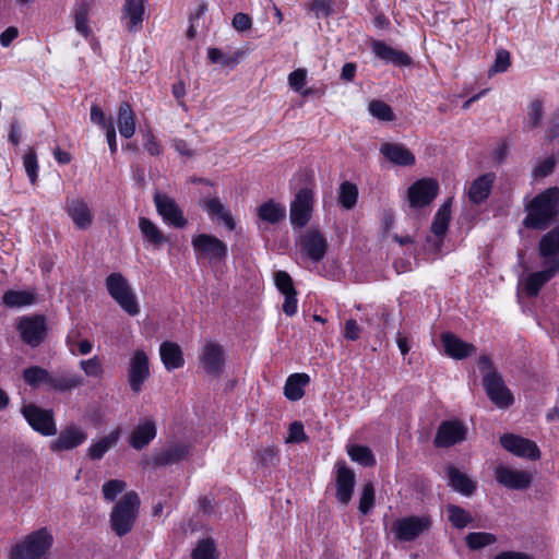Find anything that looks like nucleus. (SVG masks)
I'll return each mask as SVG.
<instances>
[{
    "label": "nucleus",
    "mask_w": 559,
    "mask_h": 559,
    "mask_svg": "<svg viewBox=\"0 0 559 559\" xmlns=\"http://www.w3.org/2000/svg\"><path fill=\"white\" fill-rule=\"evenodd\" d=\"M544 117V104L540 99H533L527 106V122L525 128L534 130L540 127Z\"/></svg>",
    "instance_id": "49530a36"
},
{
    "label": "nucleus",
    "mask_w": 559,
    "mask_h": 559,
    "mask_svg": "<svg viewBox=\"0 0 559 559\" xmlns=\"http://www.w3.org/2000/svg\"><path fill=\"white\" fill-rule=\"evenodd\" d=\"M380 152L389 162L397 166L407 167L416 163L415 155L401 143H383Z\"/></svg>",
    "instance_id": "c85d7f7f"
},
{
    "label": "nucleus",
    "mask_w": 559,
    "mask_h": 559,
    "mask_svg": "<svg viewBox=\"0 0 559 559\" xmlns=\"http://www.w3.org/2000/svg\"><path fill=\"white\" fill-rule=\"evenodd\" d=\"M156 432L154 420L145 419L133 428L128 442L134 450L141 451L155 439Z\"/></svg>",
    "instance_id": "c756f323"
},
{
    "label": "nucleus",
    "mask_w": 559,
    "mask_h": 559,
    "mask_svg": "<svg viewBox=\"0 0 559 559\" xmlns=\"http://www.w3.org/2000/svg\"><path fill=\"white\" fill-rule=\"evenodd\" d=\"M310 383V376L305 372L293 373L287 377L284 385V395L289 401H299L305 396V389Z\"/></svg>",
    "instance_id": "72a5a7b5"
},
{
    "label": "nucleus",
    "mask_w": 559,
    "mask_h": 559,
    "mask_svg": "<svg viewBox=\"0 0 559 559\" xmlns=\"http://www.w3.org/2000/svg\"><path fill=\"white\" fill-rule=\"evenodd\" d=\"M356 474L347 466L345 461L335 464V499L343 506H347L354 495Z\"/></svg>",
    "instance_id": "a211bd4d"
},
{
    "label": "nucleus",
    "mask_w": 559,
    "mask_h": 559,
    "mask_svg": "<svg viewBox=\"0 0 559 559\" xmlns=\"http://www.w3.org/2000/svg\"><path fill=\"white\" fill-rule=\"evenodd\" d=\"M64 210L78 229L86 230L93 225L94 214L83 198L67 199Z\"/></svg>",
    "instance_id": "5701e85b"
},
{
    "label": "nucleus",
    "mask_w": 559,
    "mask_h": 559,
    "mask_svg": "<svg viewBox=\"0 0 559 559\" xmlns=\"http://www.w3.org/2000/svg\"><path fill=\"white\" fill-rule=\"evenodd\" d=\"M451 199L447 200L439 207L431 223V231L436 237H438L439 242L443 241V238L449 229L451 221Z\"/></svg>",
    "instance_id": "58836bf2"
},
{
    "label": "nucleus",
    "mask_w": 559,
    "mask_h": 559,
    "mask_svg": "<svg viewBox=\"0 0 559 559\" xmlns=\"http://www.w3.org/2000/svg\"><path fill=\"white\" fill-rule=\"evenodd\" d=\"M307 83V70L298 68L288 74V84L297 93H301Z\"/></svg>",
    "instance_id": "6e6d98bb"
},
{
    "label": "nucleus",
    "mask_w": 559,
    "mask_h": 559,
    "mask_svg": "<svg viewBox=\"0 0 559 559\" xmlns=\"http://www.w3.org/2000/svg\"><path fill=\"white\" fill-rule=\"evenodd\" d=\"M496 480L511 490H526L533 481V475L528 471L513 469L499 465L495 469Z\"/></svg>",
    "instance_id": "412c9836"
},
{
    "label": "nucleus",
    "mask_w": 559,
    "mask_h": 559,
    "mask_svg": "<svg viewBox=\"0 0 559 559\" xmlns=\"http://www.w3.org/2000/svg\"><path fill=\"white\" fill-rule=\"evenodd\" d=\"M496 180L495 173H486L474 179L469 186L467 195L472 203L481 204L485 202L492 190Z\"/></svg>",
    "instance_id": "cd10ccee"
},
{
    "label": "nucleus",
    "mask_w": 559,
    "mask_h": 559,
    "mask_svg": "<svg viewBox=\"0 0 559 559\" xmlns=\"http://www.w3.org/2000/svg\"><path fill=\"white\" fill-rule=\"evenodd\" d=\"M376 504V490L371 481H367L362 486V490L359 498L358 510L362 515H367L373 509Z\"/></svg>",
    "instance_id": "de8ad7c7"
},
{
    "label": "nucleus",
    "mask_w": 559,
    "mask_h": 559,
    "mask_svg": "<svg viewBox=\"0 0 559 559\" xmlns=\"http://www.w3.org/2000/svg\"><path fill=\"white\" fill-rule=\"evenodd\" d=\"M299 246L300 252L314 263L324 258L329 247L326 238L318 229H309L301 235Z\"/></svg>",
    "instance_id": "6ab92c4d"
},
{
    "label": "nucleus",
    "mask_w": 559,
    "mask_h": 559,
    "mask_svg": "<svg viewBox=\"0 0 559 559\" xmlns=\"http://www.w3.org/2000/svg\"><path fill=\"white\" fill-rule=\"evenodd\" d=\"M274 282L281 294L296 290L293 278L286 271H276L274 273Z\"/></svg>",
    "instance_id": "4d7b16f0"
},
{
    "label": "nucleus",
    "mask_w": 559,
    "mask_h": 559,
    "mask_svg": "<svg viewBox=\"0 0 559 559\" xmlns=\"http://www.w3.org/2000/svg\"><path fill=\"white\" fill-rule=\"evenodd\" d=\"M16 330L24 344L36 348L45 341L48 333L46 317L44 314L23 316L17 320Z\"/></svg>",
    "instance_id": "0eeeda50"
},
{
    "label": "nucleus",
    "mask_w": 559,
    "mask_h": 559,
    "mask_svg": "<svg viewBox=\"0 0 559 559\" xmlns=\"http://www.w3.org/2000/svg\"><path fill=\"white\" fill-rule=\"evenodd\" d=\"M87 433L76 425L66 426L58 437L50 442V450L52 452H62L76 449L85 442Z\"/></svg>",
    "instance_id": "4be33fe9"
},
{
    "label": "nucleus",
    "mask_w": 559,
    "mask_h": 559,
    "mask_svg": "<svg viewBox=\"0 0 559 559\" xmlns=\"http://www.w3.org/2000/svg\"><path fill=\"white\" fill-rule=\"evenodd\" d=\"M22 379L32 389L44 388L48 392H71L84 384L82 376L70 371L50 372L41 366H29L22 372Z\"/></svg>",
    "instance_id": "7ed1b4c3"
},
{
    "label": "nucleus",
    "mask_w": 559,
    "mask_h": 559,
    "mask_svg": "<svg viewBox=\"0 0 559 559\" xmlns=\"http://www.w3.org/2000/svg\"><path fill=\"white\" fill-rule=\"evenodd\" d=\"M556 166V159L554 156L546 157L534 168V176L536 178H545L552 174Z\"/></svg>",
    "instance_id": "e2e57ef3"
},
{
    "label": "nucleus",
    "mask_w": 559,
    "mask_h": 559,
    "mask_svg": "<svg viewBox=\"0 0 559 559\" xmlns=\"http://www.w3.org/2000/svg\"><path fill=\"white\" fill-rule=\"evenodd\" d=\"M199 359L206 374L218 377L225 366L224 348L216 342H206L202 347Z\"/></svg>",
    "instance_id": "aec40b11"
},
{
    "label": "nucleus",
    "mask_w": 559,
    "mask_h": 559,
    "mask_svg": "<svg viewBox=\"0 0 559 559\" xmlns=\"http://www.w3.org/2000/svg\"><path fill=\"white\" fill-rule=\"evenodd\" d=\"M314 192L311 188H300L295 194L289 207V221L294 229H301L312 217Z\"/></svg>",
    "instance_id": "6e6552de"
},
{
    "label": "nucleus",
    "mask_w": 559,
    "mask_h": 559,
    "mask_svg": "<svg viewBox=\"0 0 559 559\" xmlns=\"http://www.w3.org/2000/svg\"><path fill=\"white\" fill-rule=\"evenodd\" d=\"M153 201L157 214L166 225L177 229H183L188 226V219L175 199L157 191L154 193Z\"/></svg>",
    "instance_id": "f8f14e48"
},
{
    "label": "nucleus",
    "mask_w": 559,
    "mask_h": 559,
    "mask_svg": "<svg viewBox=\"0 0 559 559\" xmlns=\"http://www.w3.org/2000/svg\"><path fill=\"white\" fill-rule=\"evenodd\" d=\"M52 545V534L40 527L12 545L8 559H44Z\"/></svg>",
    "instance_id": "39448f33"
},
{
    "label": "nucleus",
    "mask_w": 559,
    "mask_h": 559,
    "mask_svg": "<svg viewBox=\"0 0 559 559\" xmlns=\"http://www.w3.org/2000/svg\"><path fill=\"white\" fill-rule=\"evenodd\" d=\"M190 453L189 445L185 443H175L158 453L154 462L158 466H167L179 463Z\"/></svg>",
    "instance_id": "e433bc0d"
},
{
    "label": "nucleus",
    "mask_w": 559,
    "mask_h": 559,
    "mask_svg": "<svg viewBox=\"0 0 559 559\" xmlns=\"http://www.w3.org/2000/svg\"><path fill=\"white\" fill-rule=\"evenodd\" d=\"M195 258L214 262L224 261L228 254L227 245L211 234H199L191 241Z\"/></svg>",
    "instance_id": "9d476101"
},
{
    "label": "nucleus",
    "mask_w": 559,
    "mask_h": 559,
    "mask_svg": "<svg viewBox=\"0 0 559 559\" xmlns=\"http://www.w3.org/2000/svg\"><path fill=\"white\" fill-rule=\"evenodd\" d=\"M467 427L460 419L443 420L439 425L433 438V445L438 449H448L463 442L467 437Z\"/></svg>",
    "instance_id": "4468645a"
},
{
    "label": "nucleus",
    "mask_w": 559,
    "mask_h": 559,
    "mask_svg": "<svg viewBox=\"0 0 559 559\" xmlns=\"http://www.w3.org/2000/svg\"><path fill=\"white\" fill-rule=\"evenodd\" d=\"M447 514L449 522L456 530H463L473 523L472 514L461 506L447 504Z\"/></svg>",
    "instance_id": "a19ab883"
},
{
    "label": "nucleus",
    "mask_w": 559,
    "mask_h": 559,
    "mask_svg": "<svg viewBox=\"0 0 559 559\" xmlns=\"http://www.w3.org/2000/svg\"><path fill=\"white\" fill-rule=\"evenodd\" d=\"M431 525L432 520L429 515H409L396 520L393 523V532L399 540L413 542L428 531Z\"/></svg>",
    "instance_id": "ddd939ff"
},
{
    "label": "nucleus",
    "mask_w": 559,
    "mask_h": 559,
    "mask_svg": "<svg viewBox=\"0 0 559 559\" xmlns=\"http://www.w3.org/2000/svg\"><path fill=\"white\" fill-rule=\"evenodd\" d=\"M139 229L144 241L148 242L154 248H160L167 241V237L164 233L147 217H139Z\"/></svg>",
    "instance_id": "4c0bfd02"
},
{
    "label": "nucleus",
    "mask_w": 559,
    "mask_h": 559,
    "mask_svg": "<svg viewBox=\"0 0 559 559\" xmlns=\"http://www.w3.org/2000/svg\"><path fill=\"white\" fill-rule=\"evenodd\" d=\"M257 215L262 222L275 225L286 218V207L270 199L257 207Z\"/></svg>",
    "instance_id": "c9c22d12"
},
{
    "label": "nucleus",
    "mask_w": 559,
    "mask_h": 559,
    "mask_svg": "<svg viewBox=\"0 0 559 559\" xmlns=\"http://www.w3.org/2000/svg\"><path fill=\"white\" fill-rule=\"evenodd\" d=\"M511 66V55L506 49H500L496 53V59L493 64L490 67V73H503Z\"/></svg>",
    "instance_id": "5fc2aeb1"
},
{
    "label": "nucleus",
    "mask_w": 559,
    "mask_h": 559,
    "mask_svg": "<svg viewBox=\"0 0 559 559\" xmlns=\"http://www.w3.org/2000/svg\"><path fill=\"white\" fill-rule=\"evenodd\" d=\"M358 200V188L350 181H343L338 188V203L345 210L356 206Z\"/></svg>",
    "instance_id": "79ce46f5"
},
{
    "label": "nucleus",
    "mask_w": 559,
    "mask_h": 559,
    "mask_svg": "<svg viewBox=\"0 0 559 559\" xmlns=\"http://www.w3.org/2000/svg\"><path fill=\"white\" fill-rule=\"evenodd\" d=\"M21 414L31 428L44 437H51L57 433V426L52 409L41 408L34 403L22 406Z\"/></svg>",
    "instance_id": "1a4fd4ad"
},
{
    "label": "nucleus",
    "mask_w": 559,
    "mask_h": 559,
    "mask_svg": "<svg viewBox=\"0 0 559 559\" xmlns=\"http://www.w3.org/2000/svg\"><path fill=\"white\" fill-rule=\"evenodd\" d=\"M483 386L488 399L498 408L506 409L514 404L513 393L498 371L486 372L483 377Z\"/></svg>",
    "instance_id": "9b49d317"
},
{
    "label": "nucleus",
    "mask_w": 559,
    "mask_h": 559,
    "mask_svg": "<svg viewBox=\"0 0 559 559\" xmlns=\"http://www.w3.org/2000/svg\"><path fill=\"white\" fill-rule=\"evenodd\" d=\"M36 296L29 290L9 289L2 295V302L8 308H23L33 305Z\"/></svg>",
    "instance_id": "ea45409f"
},
{
    "label": "nucleus",
    "mask_w": 559,
    "mask_h": 559,
    "mask_svg": "<svg viewBox=\"0 0 559 559\" xmlns=\"http://www.w3.org/2000/svg\"><path fill=\"white\" fill-rule=\"evenodd\" d=\"M496 542V535L487 532H472L465 536V544L471 550H480Z\"/></svg>",
    "instance_id": "37998d69"
},
{
    "label": "nucleus",
    "mask_w": 559,
    "mask_h": 559,
    "mask_svg": "<svg viewBox=\"0 0 559 559\" xmlns=\"http://www.w3.org/2000/svg\"><path fill=\"white\" fill-rule=\"evenodd\" d=\"M106 288L109 296L120 306V308L130 317L140 313V305L136 296L129 285L127 278L119 272L110 273L106 277Z\"/></svg>",
    "instance_id": "423d86ee"
},
{
    "label": "nucleus",
    "mask_w": 559,
    "mask_h": 559,
    "mask_svg": "<svg viewBox=\"0 0 559 559\" xmlns=\"http://www.w3.org/2000/svg\"><path fill=\"white\" fill-rule=\"evenodd\" d=\"M127 488V483L121 479H110L104 483L102 492L104 499L109 502H114L117 497L122 493Z\"/></svg>",
    "instance_id": "603ef678"
},
{
    "label": "nucleus",
    "mask_w": 559,
    "mask_h": 559,
    "mask_svg": "<svg viewBox=\"0 0 559 559\" xmlns=\"http://www.w3.org/2000/svg\"><path fill=\"white\" fill-rule=\"evenodd\" d=\"M91 121L102 128L103 130L108 127L109 123H114L112 119L107 118L104 110L96 104L91 106Z\"/></svg>",
    "instance_id": "052dcab7"
},
{
    "label": "nucleus",
    "mask_w": 559,
    "mask_h": 559,
    "mask_svg": "<svg viewBox=\"0 0 559 559\" xmlns=\"http://www.w3.org/2000/svg\"><path fill=\"white\" fill-rule=\"evenodd\" d=\"M231 25L238 32H246L252 27V20L247 13L238 12L234 15Z\"/></svg>",
    "instance_id": "338daca9"
},
{
    "label": "nucleus",
    "mask_w": 559,
    "mask_h": 559,
    "mask_svg": "<svg viewBox=\"0 0 559 559\" xmlns=\"http://www.w3.org/2000/svg\"><path fill=\"white\" fill-rule=\"evenodd\" d=\"M445 474L448 477V485L452 487L453 490L466 497H471L476 491V481L469 478L465 473L461 472L457 467L448 465L445 467Z\"/></svg>",
    "instance_id": "7c9ffc66"
},
{
    "label": "nucleus",
    "mask_w": 559,
    "mask_h": 559,
    "mask_svg": "<svg viewBox=\"0 0 559 559\" xmlns=\"http://www.w3.org/2000/svg\"><path fill=\"white\" fill-rule=\"evenodd\" d=\"M144 148L151 156H159L162 154V145L151 129L144 133Z\"/></svg>",
    "instance_id": "bf43d9fd"
},
{
    "label": "nucleus",
    "mask_w": 559,
    "mask_h": 559,
    "mask_svg": "<svg viewBox=\"0 0 559 559\" xmlns=\"http://www.w3.org/2000/svg\"><path fill=\"white\" fill-rule=\"evenodd\" d=\"M523 225L533 230H546L559 217V187H549L537 193L525 206Z\"/></svg>",
    "instance_id": "f03ea898"
},
{
    "label": "nucleus",
    "mask_w": 559,
    "mask_h": 559,
    "mask_svg": "<svg viewBox=\"0 0 559 559\" xmlns=\"http://www.w3.org/2000/svg\"><path fill=\"white\" fill-rule=\"evenodd\" d=\"M369 112L379 119L380 121H393L395 119V115L390 105L380 99H373L369 103L368 106Z\"/></svg>",
    "instance_id": "8fccbe9b"
},
{
    "label": "nucleus",
    "mask_w": 559,
    "mask_h": 559,
    "mask_svg": "<svg viewBox=\"0 0 559 559\" xmlns=\"http://www.w3.org/2000/svg\"><path fill=\"white\" fill-rule=\"evenodd\" d=\"M439 185L436 179L421 178L407 189V200L412 209H423L429 205L438 195Z\"/></svg>",
    "instance_id": "dca6fc26"
},
{
    "label": "nucleus",
    "mask_w": 559,
    "mask_h": 559,
    "mask_svg": "<svg viewBox=\"0 0 559 559\" xmlns=\"http://www.w3.org/2000/svg\"><path fill=\"white\" fill-rule=\"evenodd\" d=\"M150 360L143 349L134 350L128 367V383L134 394H140L143 384L150 378Z\"/></svg>",
    "instance_id": "f3484780"
},
{
    "label": "nucleus",
    "mask_w": 559,
    "mask_h": 559,
    "mask_svg": "<svg viewBox=\"0 0 559 559\" xmlns=\"http://www.w3.org/2000/svg\"><path fill=\"white\" fill-rule=\"evenodd\" d=\"M141 499L136 491L126 492L112 507L109 524L117 537H123L132 532L139 518Z\"/></svg>",
    "instance_id": "20e7f679"
},
{
    "label": "nucleus",
    "mask_w": 559,
    "mask_h": 559,
    "mask_svg": "<svg viewBox=\"0 0 559 559\" xmlns=\"http://www.w3.org/2000/svg\"><path fill=\"white\" fill-rule=\"evenodd\" d=\"M545 136L549 141L559 139V108L551 114Z\"/></svg>",
    "instance_id": "69168bd1"
},
{
    "label": "nucleus",
    "mask_w": 559,
    "mask_h": 559,
    "mask_svg": "<svg viewBox=\"0 0 559 559\" xmlns=\"http://www.w3.org/2000/svg\"><path fill=\"white\" fill-rule=\"evenodd\" d=\"M441 342L445 355L457 360L465 359L477 350L474 344L463 341L452 332H443Z\"/></svg>",
    "instance_id": "393cba45"
},
{
    "label": "nucleus",
    "mask_w": 559,
    "mask_h": 559,
    "mask_svg": "<svg viewBox=\"0 0 559 559\" xmlns=\"http://www.w3.org/2000/svg\"><path fill=\"white\" fill-rule=\"evenodd\" d=\"M284 302L282 306L283 312L287 317H293L297 313L298 309V299H297V290L285 293Z\"/></svg>",
    "instance_id": "680f3d73"
},
{
    "label": "nucleus",
    "mask_w": 559,
    "mask_h": 559,
    "mask_svg": "<svg viewBox=\"0 0 559 559\" xmlns=\"http://www.w3.org/2000/svg\"><path fill=\"white\" fill-rule=\"evenodd\" d=\"M537 251L544 269L528 274L524 281L523 290L530 298L537 297L559 271V225L540 237Z\"/></svg>",
    "instance_id": "f257e3e1"
},
{
    "label": "nucleus",
    "mask_w": 559,
    "mask_h": 559,
    "mask_svg": "<svg viewBox=\"0 0 559 559\" xmlns=\"http://www.w3.org/2000/svg\"><path fill=\"white\" fill-rule=\"evenodd\" d=\"M499 442L506 451L518 457L532 461L540 459V450L537 443L531 439L507 432L500 436Z\"/></svg>",
    "instance_id": "2eb2a0df"
},
{
    "label": "nucleus",
    "mask_w": 559,
    "mask_h": 559,
    "mask_svg": "<svg viewBox=\"0 0 559 559\" xmlns=\"http://www.w3.org/2000/svg\"><path fill=\"white\" fill-rule=\"evenodd\" d=\"M371 49L378 59L386 63L396 67H409L413 63L412 58L406 52L391 47L383 40H373Z\"/></svg>",
    "instance_id": "a878e982"
},
{
    "label": "nucleus",
    "mask_w": 559,
    "mask_h": 559,
    "mask_svg": "<svg viewBox=\"0 0 559 559\" xmlns=\"http://www.w3.org/2000/svg\"><path fill=\"white\" fill-rule=\"evenodd\" d=\"M117 127L124 139H131L136 131V117L129 102L123 100L117 109Z\"/></svg>",
    "instance_id": "2f4dec72"
},
{
    "label": "nucleus",
    "mask_w": 559,
    "mask_h": 559,
    "mask_svg": "<svg viewBox=\"0 0 559 559\" xmlns=\"http://www.w3.org/2000/svg\"><path fill=\"white\" fill-rule=\"evenodd\" d=\"M23 167L32 185L38 179L39 164L35 147H28L23 156Z\"/></svg>",
    "instance_id": "09e8293b"
},
{
    "label": "nucleus",
    "mask_w": 559,
    "mask_h": 559,
    "mask_svg": "<svg viewBox=\"0 0 559 559\" xmlns=\"http://www.w3.org/2000/svg\"><path fill=\"white\" fill-rule=\"evenodd\" d=\"M216 546L213 539H201L192 550L191 559H216Z\"/></svg>",
    "instance_id": "3c124183"
},
{
    "label": "nucleus",
    "mask_w": 559,
    "mask_h": 559,
    "mask_svg": "<svg viewBox=\"0 0 559 559\" xmlns=\"http://www.w3.org/2000/svg\"><path fill=\"white\" fill-rule=\"evenodd\" d=\"M240 52H235L234 56L224 55L218 48L212 47L207 49V59L214 64H221L226 68L234 69L239 63Z\"/></svg>",
    "instance_id": "a18cd8bd"
},
{
    "label": "nucleus",
    "mask_w": 559,
    "mask_h": 559,
    "mask_svg": "<svg viewBox=\"0 0 559 559\" xmlns=\"http://www.w3.org/2000/svg\"><path fill=\"white\" fill-rule=\"evenodd\" d=\"M347 453L354 462L359 463L364 467H372L377 463L371 449L367 445H352Z\"/></svg>",
    "instance_id": "c03bdc74"
},
{
    "label": "nucleus",
    "mask_w": 559,
    "mask_h": 559,
    "mask_svg": "<svg viewBox=\"0 0 559 559\" xmlns=\"http://www.w3.org/2000/svg\"><path fill=\"white\" fill-rule=\"evenodd\" d=\"M146 0H126L122 5L121 21L129 33H136L143 27Z\"/></svg>",
    "instance_id": "b1692460"
},
{
    "label": "nucleus",
    "mask_w": 559,
    "mask_h": 559,
    "mask_svg": "<svg viewBox=\"0 0 559 559\" xmlns=\"http://www.w3.org/2000/svg\"><path fill=\"white\" fill-rule=\"evenodd\" d=\"M80 367L87 377L100 379L104 374V368L98 356L81 360Z\"/></svg>",
    "instance_id": "864d4df0"
},
{
    "label": "nucleus",
    "mask_w": 559,
    "mask_h": 559,
    "mask_svg": "<svg viewBox=\"0 0 559 559\" xmlns=\"http://www.w3.org/2000/svg\"><path fill=\"white\" fill-rule=\"evenodd\" d=\"M159 356L167 371H174L185 366L182 349L176 342H163L159 346Z\"/></svg>",
    "instance_id": "473e14b6"
},
{
    "label": "nucleus",
    "mask_w": 559,
    "mask_h": 559,
    "mask_svg": "<svg viewBox=\"0 0 559 559\" xmlns=\"http://www.w3.org/2000/svg\"><path fill=\"white\" fill-rule=\"evenodd\" d=\"M308 11L314 12L317 17H328L333 13L331 0H312L307 5Z\"/></svg>",
    "instance_id": "13d9d810"
},
{
    "label": "nucleus",
    "mask_w": 559,
    "mask_h": 559,
    "mask_svg": "<svg viewBox=\"0 0 559 559\" xmlns=\"http://www.w3.org/2000/svg\"><path fill=\"white\" fill-rule=\"evenodd\" d=\"M307 439V436L304 430V425L300 421H294L289 425L288 430V442H301Z\"/></svg>",
    "instance_id": "774afa93"
},
{
    "label": "nucleus",
    "mask_w": 559,
    "mask_h": 559,
    "mask_svg": "<svg viewBox=\"0 0 559 559\" xmlns=\"http://www.w3.org/2000/svg\"><path fill=\"white\" fill-rule=\"evenodd\" d=\"M258 461L263 466H275L277 463V451L273 447H266L258 452Z\"/></svg>",
    "instance_id": "0e129e2a"
},
{
    "label": "nucleus",
    "mask_w": 559,
    "mask_h": 559,
    "mask_svg": "<svg viewBox=\"0 0 559 559\" xmlns=\"http://www.w3.org/2000/svg\"><path fill=\"white\" fill-rule=\"evenodd\" d=\"M121 430L119 427L111 430L107 436L100 438L95 443H92L87 449L86 455L92 461H99L104 455L114 448L120 439Z\"/></svg>",
    "instance_id": "f704fd0d"
},
{
    "label": "nucleus",
    "mask_w": 559,
    "mask_h": 559,
    "mask_svg": "<svg viewBox=\"0 0 559 559\" xmlns=\"http://www.w3.org/2000/svg\"><path fill=\"white\" fill-rule=\"evenodd\" d=\"M202 209L211 219H216L224 224L227 230L233 231L236 228V221L231 212L226 209L218 197L205 198L201 202Z\"/></svg>",
    "instance_id": "bb28decb"
}]
</instances>
